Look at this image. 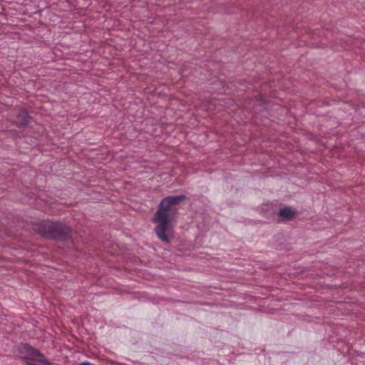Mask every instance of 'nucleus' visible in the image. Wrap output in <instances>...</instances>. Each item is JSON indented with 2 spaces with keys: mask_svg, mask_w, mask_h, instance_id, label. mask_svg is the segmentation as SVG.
Returning a JSON list of instances; mask_svg holds the SVG:
<instances>
[{
  "mask_svg": "<svg viewBox=\"0 0 365 365\" xmlns=\"http://www.w3.org/2000/svg\"><path fill=\"white\" fill-rule=\"evenodd\" d=\"M187 200L185 195H169L163 197L153 217L156 225L154 231L157 237L163 242L170 243L173 236V222L179 214V205Z\"/></svg>",
  "mask_w": 365,
  "mask_h": 365,
  "instance_id": "1",
  "label": "nucleus"
},
{
  "mask_svg": "<svg viewBox=\"0 0 365 365\" xmlns=\"http://www.w3.org/2000/svg\"><path fill=\"white\" fill-rule=\"evenodd\" d=\"M34 232L56 242H66L72 237L73 230L61 221L43 220L33 225Z\"/></svg>",
  "mask_w": 365,
  "mask_h": 365,
  "instance_id": "2",
  "label": "nucleus"
},
{
  "mask_svg": "<svg viewBox=\"0 0 365 365\" xmlns=\"http://www.w3.org/2000/svg\"><path fill=\"white\" fill-rule=\"evenodd\" d=\"M21 352L26 354V355L29 356V358H26V361L27 365L28 362L30 361L34 362L36 364H37L36 362H39L43 365H50V362L43 354L28 344L23 345Z\"/></svg>",
  "mask_w": 365,
  "mask_h": 365,
  "instance_id": "3",
  "label": "nucleus"
},
{
  "mask_svg": "<svg viewBox=\"0 0 365 365\" xmlns=\"http://www.w3.org/2000/svg\"><path fill=\"white\" fill-rule=\"evenodd\" d=\"M21 352L26 354V355L29 356V358H26V361L27 365L28 362L30 361L34 362L36 364H37L36 362H39L43 365H50V362L43 354L28 344L23 345Z\"/></svg>",
  "mask_w": 365,
  "mask_h": 365,
  "instance_id": "4",
  "label": "nucleus"
},
{
  "mask_svg": "<svg viewBox=\"0 0 365 365\" xmlns=\"http://www.w3.org/2000/svg\"><path fill=\"white\" fill-rule=\"evenodd\" d=\"M297 215V211L289 206H285L281 208L278 212V216L281 217L282 220H292Z\"/></svg>",
  "mask_w": 365,
  "mask_h": 365,
  "instance_id": "5",
  "label": "nucleus"
},
{
  "mask_svg": "<svg viewBox=\"0 0 365 365\" xmlns=\"http://www.w3.org/2000/svg\"><path fill=\"white\" fill-rule=\"evenodd\" d=\"M17 119L19 121V127L24 128L29 125L31 117L29 115L27 110L23 108L19 112Z\"/></svg>",
  "mask_w": 365,
  "mask_h": 365,
  "instance_id": "6",
  "label": "nucleus"
},
{
  "mask_svg": "<svg viewBox=\"0 0 365 365\" xmlns=\"http://www.w3.org/2000/svg\"><path fill=\"white\" fill-rule=\"evenodd\" d=\"M80 365H91V364L88 361H84L81 363Z\"/></svg>",
  "mask_w": 365,
  "mask_h": 365,
  "instance_id": "7",
  "label": "nucleus"
}]
</instances>
